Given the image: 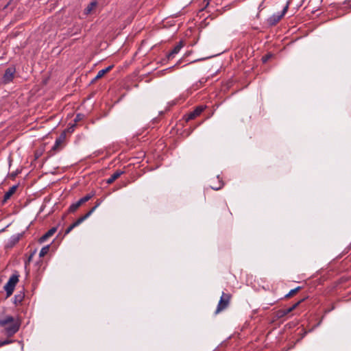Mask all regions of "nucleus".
<instances>
[{"label":"nucleus","instance_id":"f03ea898","mask_svg":"<svg viewBox=\"0 0 351 351\" xmlns=\"http://www.w3.org/2000/svg\"><path fill=\"white\" fill-rule=\"evenodd\" d=\"M19 275L17 273L13 274L4 285V290L5 291L7 297H10L13 293L14 288L19 282Z\"/></svg>","mask_w":351,"mask_h":351},{"label":"nucleus","instance_id":"ddd939ff","mask_svg":"<svg viewBox=\"0 0 351 351\" xmlns=\"http://www.w3.org/2000/svg\"><path fill=\"white\" fill-rule=\"evenodd\" d=\"M17 187V185H14L11 186L7 192H5L3 196V202H6L12 197V195L16 192Z\"/></svg>","mask_w":351,"mask_h":351},{"label":"nucleus","instance_id":"f257e3e1","mask_svg":"<svg viewBox=\"0 0 351 351\" xmlns=\"http://www.w3.org/2000/svg\"><path fill=\"white\" fill-rule=\"evenodd\" d=\"M21 326V321L11 315H5L0 319V327L4 328L8 336L11 337L16 333Z\"/></svg>","mask_w":351,"mask_h":351},{"label":"nucleus","instance_id":"4468645a","mask_svg":"<svg viewBox=\"0 0 351 351\" xmlns=\"http://www.w3.org/2000/svg\"><path fill=\"white\" fill-rule=\"evenodd\" d=\"M20 238H21V234H19L12 235L10 238V239L8 242V244H7L8 246L10 247H13L16 243H17L19 242V241L20 240Z\"/></svg>","mask_w":351,"mask_h":351},{"label":"nucleus","instance_id":"bb28decb","mask_svg":"<svg viewBox=\"0 0 351 351\" xmlns=\"http://www.w3.org/2000/svg\"><path fill=\"white\" fill-rule=\"evenodd\" d=\"M75 204H76L77 207H78V208H79V207H80V206L83 204V202H81V199H79L77 202H76Z\"/></svg>","mask_w":351,"mask_h":351},{"label":"nucleus","instance_id":"a211bd4d","mask_svg":"<svg viewBox=\"0 0 351 351\" xmlns=\"http://www.w3.org/2000/svg\"><path fill=\"white\" fill-rule=\"evenodd\" d=\"M49 250V245L43 247L40 250V251L39 252V256L40 257L45 256L48 253Z\"/></svg>","mask_w":351,"mask_h":351},{"label":"nucleus","instance_id":"f3484780","mask_svg":"<svg viewBox=\"0 0 351 351\" xmlns=\"http://www.w3.org/2000/svg\"><path fill=\"white\" fill-rule=\"evenodd\" d=\"M304 299H302L300 300H299L298 302H296L295 304H294L293 306H291V307L289 308H285L284 309L285 311V313H287L289 314V313H291V311H293L295 308H296L298 305L302 302L304 301Z\"/></svg>","mask_w":351,"mask_h":351},{"label":"nucleus","instance_id":"20e7f679","mask_svg":"<svg viewBox=\"0 0 351 351\" xmlns=\"http://www.w3.org/2000/svg\"><path fill=\"white\" fill-rule=\"evenodd\" d=\"M16 74V68L14 66L8 67L2 77V83L7 84L13 81Z\"/></svg>","mask_w":351,"mask_h":351},{"label":"nucleus","instance_id":"6ab92c4d","mask_svg":"<svg viewBox=\"0 0 351 351\" xmlns=\"http://www.w3.org/2000/svg\"><path fill=\"white\" fill-rule=\"evenodd\" d=\"M93 196H94V193H88L80 199L81 202H82L84 204V203L88 202V200H90Z\"/></svg>","mask_w":351,"mask_h":351},{"label":"nucleus","instance_id":"4be33fe9","mask_svg":"<svg viewBox=\"0 0 351 351\" xmlns=\"http://www.w3.org/2000/svg\"><path fill=\"white\" fill-rule=\"evenodd\" d=\"M271 56H272V55L270 53L265 55V56H263L262 58L263 62H266Z\"/></svg>","mask_w":351,"mask_h":351},{"label":"nucleus","instance_id":"c85d7f7f","mask_svg":"<svg viewBox=\"0 0 351 351\" xmlns=\"http://www.w3.org/2000/svg\"><path fill=\"white\" fill-rule=\"evenodd\" d=\"M99 204H100V202H97L96 204V205L93 207V208H95V210L99 206Z\"/></svg>","mask_w":351,"mask_h":351},{"label":"nucleus","instance_id":"2eb2a0df","mask_svg":"<svg viewBox=\"0 0 351 351\" xmlns=\"http://www.w3.org/2000/svg\"><path fill=\"white\" fill-rule=\"evenodd\" d=\"M113 66L110 65L106 69H101L98 71L97 75L95 77V80H97L101 77H102L106 73H107L108 71H110L112 69Z\"/></svg>","mask_w":351,"mask_h":351},{"label":"nucleus","instance_id":"dca6fc26","mask_svg":"<svg viewBox=\"0 0 351 351\" xmlns=\"http://www.w3.org/2000/svg\"><path fill=\"white\" fill-rule=\"evenodd\" d=\"M97 5V2L96 1H92L90 2L88 6L86 7V8L85 9V14H90L92 10L96 7Z\"/></svg>","mask_w":351,"mask_h":351},{"label":"nucleus","instance_id":"c756f323","mask_svg":"<svg viewBox=\"0 0 351 351\" xmlns=\"http://www.w3.org/2000/svg\"><path fill=\"white\" fill-rule=\"evenodd\" d=\"M263 3V1H261L259 3L258 8H260Z\"/></svg>","mask_w":351,"mask_h":351},{"label":"nucleus","instance_id":"412c9836","mask_svg":"<svg viewBox=\"0 0 351 351\" xmlns=\"http://www.w3.org/2000/svg\"><path fill=\"white\" fill-rule=\"evenodd\" d=\"M78 209V207H77L76 204L75 203L72 204L69 208V212L70 213H74L75 210Z\"/></svg>","mask_w":351,"mask_h":351},{"label":"nucleus","instance_id":"a878e982","mask_svg":"<svg viewBox=\"0 0 351 351\" xmlns=\"http://www.w3.org/2000/svg\"><path fill=\"white\" fill-rule=\"evenodd\" d=\"M75 228V226H73V223L71 225H70L67 229L65 231V234H69L73 228Z\"/></svg>","mask_w":351,"mask_h":351},{"label":"nucleus","instance_id":"5701e85b","mask_svg":"<svg viewBox=\"0 0 351 351\" xmlns=\"http://www.w3.org/2000/svg\"><path fill=\"white\" fill-rule=\"evenodd\" d=\"M285 313V311L284 309H282V310H280L278 311L277 315L279 317H283V316L287 315V313Z\"/></svg>","mask_w":351,"mask_h":351},{"label":"nucleus","instance_id":"1a4fd4ad","mask_svg":"<svg viewBox=\"0 0 351 351\" xmlns=\"http://www.w3.org/2000/svg\"><path fill=\"white\" fill-rule=\"evenodd\" d=\"M95 211V208H92L86 215L80 217L77 219L74 223H73V226L77 227L81 223H82L85 219H86L88 217L91 215V214Z\"/></svg>","mask_w":351,"mask_h":351},{"label":"nucleus","instance_id":"cd10ccee","mask_svg":"<svg viewBox=\"0 0 351 351\" xmlns=\"http://www.w3.org/2000/svg\"><path fill=\"white\" fill-rule=\"evenodd\" d=\"M210 1V0H204V3H205V8H206L209 5Z\"/></svg>","mask_w":351,"mask_h":351},{"label":"nucleus","instance_id":"b1692460","mask_svg":"<svg viewBox=\"0 0 351 351\" xmlns=\"http://www.w3.org/2000/svg\"><path fill=\"white\" fill-rule=\"evenodd\" d=\"M223 186V183L220 181L219 186H211V188L215 190H219Z\"/></svg>","mask_w":351,"mask_h":351},{"label":"nucleus","instance_id":"f8f14e48","mask_svg":"<svg viewBox=\"0 0 351 351\" xmlns=\"http://www.w3.org/2000/svg\"><path fill=\"white\" fill-rule=\"evenodd\" d=\"M57 231L56 227H53L50 230H49L44 235H43L40 239V242L45 241L48 238L51 237L52 235L55 234V232Z\"/></svg>","mask_w":351,"mask_h":351},{"label":"nucleus","instance_id":"393cba45","mask_svg":"<svg viewBox=\"0 0 351 351\" xmlns=\"http://www.w3.org/2000/svg\"><path fill=\"white\" fill-rule=\"evenodd\" d=\"M11 342H12V341H9V340L0 341V347L5 346V345H8V344L10 343Z\"/></svg>","mask_w":351,"mask_h":351},{"label":"nucleus","instance_id":"9d476101","mask_svg":"<svg viewBox=\"0 0 351 351\" xmlns=\"http://www.w3.org/2000/svg\"><path fill=\"white\" fill-rule=\"evenodd\" d=\"M25 298V293L23 291H19L17 294H16L14 297V304L17 306L19 304H21L24 300Z\"/></svg>","mask_w":351,"mask_h":351},{"label":"nucleus","instance_id":"aec40b11","mask_svg":"<svg viewBox=\"0 0 351 351\" xmlns=\"http://www.w3.org/2000/svg\"><path fill=\"white\" fill-rule=\"evenodd\" d=\"M300 289H301V287H296L295 289H291V290L289 292V293H287V294L286 295V296H285V297H286V298H289V297H291V296L293 295H294V294H295L298 291H299Z\"/></svg>","mask_w":351,"mask_h":351},{"label":"nucleus","instance_id":"423d86ee","mask_svg":"<svg viewBox=\"0 0 351 351\" xmlns=\"http://www.w3.org/2000/svg\"><path fill=\"white\" fill-rule=\"evenodd\" d=\"M66 140V132L64 131L60 134V135L56 138L53 146L52 147V150L54 152H58L60 150L64 144Z\"/></svg>","mask_w":351,"mask_h":351},{"label":"nucleus","instance_id":"39448f33","mask_svg":"<svg viewBox=\"0 0 351 351\" xmlns=\"http://www.w3.org/2000/svg\"><path fill=\"white\" fill-rule=\"evenodd\" d=\"M289 8V2L287 3L280 13L274 14L268 19V23L271 25H276L286 14Z\"/></svg>","mask_w":351,"mask_h":351},{"label":"nucleus","instance_id":"9b49d317","mask_svg":"<svg viewBox=\"0 0 351 351\" xmlns=\"http://www.w3.org/2000/svg\"><path fill=\"white\" fill-rule=\"evenodd\" d=\"M123 173V171L117 170L106 180L107 184H112Z\"/></svg>","mask_w":351,"mask_h":351},{"label":"nucleus","instance_id":"0eeeda50","mask_svg":"<svg viewBox=\"0 0 351 351\" xmlns=\"http://www.w3.org/2000/svg\"><path fill=\"white\" fill-rule=\"evenodd\" d=\"M206 108V106H199L195 108V109L189 113L186 117V121H189L190 120H192L199 116Z\"/></svg>","mask_w":351,"mask_h":351},{"label":"nucleus","instance_id":"6e6552de","mask_svg":"<svg viewBox=\"0 0 351 351\" xmlns=\"http://www.w3.org/2000/svg\"><path fill=\"white\" fill-rule=\"evenodd\" d=\"M184 47L182 41H180L176 46L167 55L168 60L173 59L176 54L179 53L180 49Z\"/></svg>","mask_w":351,"mask_h":351},{"label":"nucleus","instance_id":"7ed1b4c3","mask_svg":"<svg viewBox=\"0 0 351 351\" xmlns=\"http://www.w3.org/2000/svg\"><path fill=\"white\" fill-rule=\"evenodd\" d=\"M230 298H231V295L230 293H226L224 292L222 293V295L219 301L217 309L215 311L216 314L223 311L228 306V305L230 304Z\"/></svg>","mask_w":351,"mask_h":351}]
</instances>
